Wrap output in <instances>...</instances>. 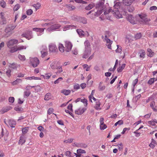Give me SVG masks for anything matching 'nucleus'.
I'll return each mask as SVG.
<instances>
[{
  "label": "nucleus",
  "mask_w": 157,
  "mask_h": 157,
  "mask_svg": "<svg viewBox=\"0 0 157 157\" xmlns=\"http://www.w3.org/2000/svg\"><path fill=\"white\" fill-rule=\"evenodd\" d=\"M85 46V50L83 54L82 58L84 59L87 58L91 53L90 43L88 40H86L84 42Z\"/></svg>",
  "instance_id": "1"
},
{
  "label": "nucleus",
  "mask_w": 157,
  "mask_h": 157,
  "mask_svg": "<svg viewBox=\"0 0 157 157\" xmlns=\"http://www.w3.org/2000/svg\"><path fill=\"white\" fill-rule=\"evenodd\" d=\"M105 0L100 1L96 5V8L98 9L97 11L94 13V16H98L102 12L103 10V5Z\"/></svg>",
  "instance_id": "2"
},
{
  "label": "nucleus",
  "mask_w": 157,
  "mask_h": 157,
  "mask_svg": "<svg viewBox=\"0 0 157 157\" xmlns=\"http://www.w3.org/2000/svg\"><path fill=\"white\" fill-rule=\"evenodd\" d=\"M15 27V26L12 25H10L7 26L5 29V36L7 37L10 36L13 33V30Z\"/></svg>",
  "instance_id": "3"
},
{
  "label": "nucleus",
  "mask_w": 157,
  "mask_h": 157,
  "mask_svg": "<svg viewBox=\"0 0 157 157\" xmlns=\"http://www.w3.org/2000/svg\"><path fill=\"white\" fill-rule=\"evenodd\" d=\"M30 63L33 67H35L37 66L39 64V60L36 57L30 58Z\"/></svg>",
  "instance_id": "4"
},
{
  "label": "nucleus",
  "mask_w": 157,
  "mask_h": 157,
  "mask_svg": "<svg viewBox=\"0 0 157 157\" xmlns=\"http://www.w3.org/2000/svg\"><path fill=\"white\" fill-rule=\"evenodd\" d=\"M61 26V25L59 24H55L52 25L47 29V31L48 32H51L54 31L57 29H59Z\"/></svg>",
  "instance_id": "5"
},
{
  "label": "nucleus",
  "mask_w": 157,
  "mask_h": 157,
  "mask_svg": "<svg viewBox=\"0 0 157 157\" xmlns=\"http://www.w3.org/2000/svg\"><path fill=\"white\" fill-rule=\"evenodd\" d=\"M40 52L41 53V56L44 58L47 56L48 54L47 48L46 46L43 45L40 48Z\"/></svg>",
  "instance_id": "6"
},
{
  "label": "nucleus",
  "mask_w": 157,
  "mask_h": 157,
  "mask_svg": "<svg viewBox=\"0 0 157 157\" xmlns=\"http://www.w3.org/2000/svg\"><path fill=\"white\" fill-rule=\"evenodd\" d=\"M49 52H50L55 53L57 51V48L54 43H51L49 45Z\"/></svg>",
  "instance_id": "7"
},
{
  "label": "nucleus",
  "mask_w": 157,
  "mask_h": 157,
  "mask_svg": "<svg viewBox=\"0 0 157 157\" xmlns=\"http://www.w3.org/2000/svg\"><path fill=\"white\" fill-rule=\"evenodd\" d=\"M18 42L17 40L15 39H11L7 43V47L9 48H12L13 45L17 44Z\"/></svg>",
  "instance_id": "8"
},
{
  "label": "nucleus",
  "mask_w": 157,
  "mask_h": 157,
  "mask_svg": "<svg viewBox=\"0 0 157 157\" xmlns=\"http://www.w3.org/2000/svg\"><path fill=\"white\" fill-rule=\"evenodd\" d=\"M65 51L68 52L71 50L72 47V44L70 42L66 41L65 42Z\"/></svg>",
  "instance_id": "9"
},
{
  "label": "nucleus",
  "mask_w": 157,
  "mask_h": 157,
  "mask_svg": "<svg viewBox=\"0 0 157 157\" xmlns=\"http://www.w3.org/2000/svg\"><path fill=\"white\" fill-rule=\"evenodd\" d=\"M104 118L101 117L100 119V128L101 130H104L107 128L106 125L104 123Z\"/></svg>",
  "instance_id": "10"
},
{
  "label": "nucleus",
  "mask_w": 157,
  "mask_h": 157,
  "mask_svg": "<svg viewBox=\"0 0 157 157\" xmlns=\"http://www.w3.org/2000/svg\"><path fill=\"white\" fill-rule=\"evenodd\" d=\"M22 36L28 40H29L33 37L32 32L31 31H28L25 33L23 34Z\"/></svg>",
  "instance_id": "11"
},
{
  "label": "nucleus",
  "mask_w": 157,
  "mask_h": 157,
  "mask_svg": "<svg viewBox=\"0 0 157 157\" xmlns=\"http://www.w3.org/2000/svg\"><path fill=\"white\" fill-rule=\"evenodd\" d=\"M127 20L131 24H136V21H135V18L132 15H128L126 17Z\"/></svg>",
  "instance_id": "12"
},
{
  "label": "nucleus",
  "mask_w": 157,
  "mask_h": 157,
  "mask_svg": "<svg viewBox=\"0 0 157 157\" xmlns=\"http://www.w3.org/2000/svg\"><path fill=\"white\" fill-rule=\"evenodd\" d=\"M86 109L85 108H79L76 109L75 111V114L78 115H81L86 110Z\"/></svg>",
  "instance_id": "13"
},
{
  "label": "nucleus",
  "mask_w": 157,
  "mask_h": 157,
  "mask_svg": "<svg viewBox=\"0 0 157 157\" xmlns=\"http://www.w3.org/2000/svg\"><path fill=\"white\" fill-rule=\"evenodd\" d=\"M112 12L116 17L119 18H122V14L120 13L118 10H116L115 11L112 10Z\"/></svg>",
  "instance_id": "14"
},
{
  "label": "nucleus",
  "mask_w": 157,
  "mask_h": 157,
  "mask_svg": "<svg viewBox=\"0 0 157 157\" xmlns=\"http://www.w3.org/2000/svg\"><path fill=\"white\" fill-rule=\"evenodd\" d=\"M76 28V26L74 25H69L64 26L63 28V31H66L68 29H75Z\"/></svg>",
  "instance_id": "15"
},
{
  "label": "nucleus",
  "mask_w": 157,
  "mask_h": 157,
  "mask_svg": "<svg viewBox=\"0 0 157 157\" xmlns=\"http://www.w3.org/2000/svg\"><path fill=\"white\" fill-rule=\"evenodd\" d=\"M101 103L99 100H97L95 104L94 107V108L97 110H100L101 108L100 107Z\"/></svg>",
  "instance_id": "16"
},
{
  "label": "nucleus",
  "mask_w": 157,
  "mask_h": 157,
  "mask_svg": "<svg viewBox=\"0 0 157 157\" xmlns=\"http://www.w3.org/2000/svg\"><path fill=\"white\" fill-rule=\"evenodd\" d=\"M106 42V45L107 48L110 49H111V44H112L113 41L109 39H106L105 40Z\"/></svg>",
  "instance_id": "17"
},
{
  "label": "nucleus",
  "mask_w": 157,
  "mask_h": 157,
  "mask_svg": "<svg viewBox=\"0 0 157 157\" xmlns=\"http://www.w3.org/2000/svg\"><path fill=\"white\" fill-rule=\"evenodd\" d=\"M45 29V28L43 29V28H33V31H36L37 32H39L40 33H41V34H40H40H38V35L39 36V35H40L43 33V32H44V30Z\"/></svg>",
  "instance_id": "18"
},
{
  "label": "nucleus",
  "mask_w": 157,
  "mask_h": 157,
  "mask_svg": "<svg viewBox=\"0 0 157 157\" xmlns=\"http://www.w3.org/2000/svg\"><path fill=\"white\" fill-rule=\"evenodd\" d=\"M66 6L68 10L69 11H72L75 9V6L70 4L66 5Z\"/></svg>",
  "instance_id": "19"
},
{
  "label": "nucleus",
  "mask_w": 157,
  "mask_h": 157,
  "mask_svg": "<svg viewBox=\"0 0 157 157\" xmlns=\"http://www.w3.org/2000/svg\"><path fill=\"white\" fill-rule=\"evenodd\" d=\"M8 124L11 127H14L16 124V122L13 120H10L8 121Z\"/></svg>",
  "instance_id": "20"
},
{
  "label": "nucleus",
  "mask_w": 157,
  "mask_h": 157,
  "mask_svg": "<svg viewBox=\"0 0 157 157\" xmlns=\"http://www.w3.org/2000/svg\"><path fill=\"white\" fill-rule=\"evenodd\" d=\"M73 144H75L76 147H79L86 148L87 147V145L85 144L76 143H74Z\"/></svg>",
  "instance_id": "21"
},
{
  "label": "nucleus",
  "mask_w": 157,
  "mask_h": 157,
  "mask_svg": "<svg viewBox=\"0 0 157 157\" xmlns=\"http://www.w3.org/2000/svg\"><path fill=\"white\" fill-rule=\"evenodd\" d=\"M147 54L148 56L152 57L154 55V52H152L151 49L148 48L147 49Z\"/></svg>",
  "instance_id": "22"
},
{
  "label": "nucleus",
  "mask_w": 157,
  "mask_h": 157,
  "mask_svg": "<svg viewBox=\"0 0 157 157\" xmlns=\"http://www.w3.org/2000/svg\"><path fill=\"white\" fill-rule=\"evenodd\" d=\"M78 21L84 24H86L87 23V19L85 18L80 17Z\"/></svg>",
  "instance_id": "23"
},
{
  "label": "nucleus",
  "mask_w": 157,
  "mask_h": 157,
  "mask_svg": "<svg viewBox=\"0 0 157 157\" xmlns=\"http://www.w3.org/2000/svg\"><path fill=\"white\" fill-rule=\"evenodd\" d=\"M133 0H123L124 3L126 6H129L132 3Z\"/></svg>",
  "instance_id": "24"
},
{
  "label": "nucleus",
  "mask_w": 157,
  "mask_h": 157,
  "mask_svg": "<svg viewBox=\"0 0 157 157\" xmlns=\"http://www.w3.org/2000/svg\"><path fill=\"white\" fill-rule=\"evenodd\" d=\"M59 51L61 52H64L65 50V48L64 47L63 44L59 43Z\"/></svg>",
  "instance_id": "25"
},
{
  "label": "nucleus",
  "mask_w": 157,
  "mask_h": 157,
  "mask_svg": "<svg viewBox=\"0 0 157 157\" xmlns=\"http://www.w3.org/2000/svg\"><path fill=\"white\" fill-rule=\"evenodd\" d=\"M139 16L140 18L143 20V21L145 22H148L150 21V19L149 18H146L144 17H143L141 15H139Z\"/></svg>",
  "instance_id": "26"
},
{
  "label": "nucleus",
  "mask_w": 157,
  "mask_h": 157,
  "mask_svg": "<svg viewBox=\"0 0 157 157\" xmlns=\"http://www.w3.org/2000/svg\"><path fill=\"white\" fill-rule=\"evenodd\" d=\"M71 92V90H63L61 91V93L66 95H69Z\"/></svg>",
  "instance_id": "27"
},
{
  "label": "nucleus",
  "mask_w": 157,
  "mask_h": 157,
  "mask_svg": "<svg viewBox=\"0 0 157 157\" xmlns=\"http://www.w3.org/2000/svg\"><path fill=\"white\" fill-rule=\"evenodd\" d=\"M12 108H11V107L3 108L1 110L0 112L1 113L3 114L8 111L9 110H10Z\"/></svg>",
  "instance_id": "28"
},
{
  "label": "nucleus",
  "mask_w": 157,
  "mask_h": 157,
  "mask_svg": "<svg viewBox=\"0 0 157 157\" xmlns=\"http://www.w3.org/2000/svg\"><path fill=\"white\" fill-rule=\"evenodd\" d=\"M75 153H72L70 151H67L65 152V154L66 156L69 157H73L75 156Z\"/></svg>",
  "instance_id": "29"
},
{
  "label": "nucleus",
  "mask_w": 157,
  "mask_h": 157,
  "mask_svg": "<svg viewBox=\"0 0 157 157\" xmlns=\"http://www.w3.org/2000/svg\"><path fill=\"white\" fill-rule=\"evenodd\" d=\"M125 66V64H123L121 67H120L117 69V71L118 72H121L122 71L123 69L124 68Z\"/></svg>",
  "instance_id": "30"
},
{
  "label": "nucleus",
  "mask_w": 157,
  "mask_h": 157,
  "mask_svg": "<svg viewBox=\"0 0 157 157\" xmlns=\"http://www.w3.org/2000/svg\"><path fill=\"white\" fill-rule=\"evenodd\" d=\"M25 140L24 138L23 137L21 136L20 137L18 144H20L22 145L25 143Z\"/></svg>",
  "instance_id": "31"
},
{
  "label": "nucleus",
  "mask_w": 157,
  "mask_h": 157,
  "mask_svg": "<svg viewBox=\"0 0 157 157\" xmlns=\"http://www.w3.org/2000/svg\"><path fill=\"white\" fill-rule=\"evenodd\" d=\"M76 31L80 36H83L84 35V32L81 29H78L76 30Z\"/></svg>",
  "instance_id": "32"
},
{
  "label": "nucleus",
  "mask_w": 157,
  "mask_h": 157,
  "mask_svg": "<svg viewBox=\"0 0 157 157\" xmlns=\"http://www.w3.org/2000/svg\"><path fill=\"white\" fill-rule=\"evenodd\" d=\"M102 82H100L99 83V86H98V89L100 90H104L105 88V86H102Z\"/></svg>",
  "instance_id": "33"
},
{
  "label": "nucleus",
  "mask_w": 157,
  "mask_h": 157,
  "mask_svg": "<svg viewBox=\"0 0 157 157\" xmlns=\"http://www.w3.org/2000/svg\"><path fill=\"white\" fill-rule=\"evenodd\" d=\"M139 53L140 54V57L144 58L145 57V52L144 50H141L140 51Z\"/></svg>",
  "instance_id": "34"
},
{
  "label": "nucleus",
  "mask_w": 157,
  "mask_h": 157,
  "mask_svg": "<svg viewBox=\"0 0 157 157\" xmlns=\"http://www.w3.org/2000/svg\"><path fill=\"white\" fill-rule=\"evenodd\" d=\"M51 98V94L48 93L46 94L45 96L44 100L46 101H48Z\"/></svg>",
  "instance_id": "35"
},
{
  "label": "nucleus",
  "mask_w": 157,
  "mask_h": 157,
  "mask_svg": "<svg viewBox=\"0 0 157 157\" xmlns=\"http://www.w3.org/2000/svg\"><path fill=\"white\" fill-rule=\"evenodd\" d=\"M114 2V3L115 5L114 6V7L116 9V10H118V9L120 8V3L119 2Z\"/></svg>",
  "instance_id": "36"
},
{
  "label": "nucleus",
  "mask_w": 157,
  "mask_h": 157,
  "mask_svg": "<svg viewBox=\"0 0 157 157\" xmlns=\"http://www.w3.org/2000/svg\"><path fill=\"white\" fill-rule=\"evenodd\" d=\"M52 75V74L51 73H49L45 74L44 75H43V76L44 79H48L50 78Z\"/></svg>",
  "instance_id": "37"
},
{
  "label": "nucleus",
  "mask_w": 157,
  "mask_h": 157,
  "mask_svg": "<svg viewBox=\"0 0 157 157\" xmlns=\"http://www.w3.org/2000/svg\"><path fill=\"white\" fill-rule=\"evenodd\" d=\"M50 67L52 69H55L56 67V61L53 62L50 65Z\"/></svg>",
  "instance_id": "38"
},
{
  "label": "nucleus",
  "mask_w": 157,
  "mask_h": 157,
  "mask_svg": "<svg viewBox=\"0 0 157 157\" xmlns=\"http://www.w3.org/2000/svg\"><path fill=\"white\" fill-rule=\"evenodd\" d=\"M29 130V127H26L25 128H23L22 129V133L24 134H25L28 132Z\"/></svg>",
  "instance_id": "39"
},
{
  "label": "nucleus",
  "mask_w": 157,
  "mask_h": 157,
  "mask_svg": "<svg viewBox=\"0 0 157 157\" xmlns=\"http://www.w3.org/2000/svg\"><path fill=\"white\" fill-rule=\"evenodd\" d=\"M21 82V80L20 79H17L13 82H12V84L13 85H16Z\"/></svg>",
  "instance_id": "40"
},
{
  "label": "nucleus",
  "mask_w": 157,
  "mask_h": 157,
  "mask_svg": "<svg viewBox=\"0 0 157 157\" xmlns=\"http://www.w3.org/2000/svg\"><path fill=\"white\" fill-rule=\"evenodd\" d=\"M25 79L28 80H32V79H40V78L39 77H35L34 76H32L25 78Z\"/></svg>",
  "instance_id": "41"
},
{
  "label": "nucleus",
  "mask_w": 157,
  "mask_h": 157,
  "mask_svg": "<svg viewBox=\"0 0 157 157\" xmlns=\"http://www.w3.org/2000/svg\"><path fill=\"white\" fill-rule=\"evenodd\" d=\"M141 36L142 35L141 33H138L135 35L134 38L136 40H137L140 39L141 37Z\"/></svg>",
  "instance_id": "42"
},
{
  "label": "nucleus",
  "mask_w": 157,
  "mask_h": 157,
  "mask_svg": "<svg viewBox=\"0 0 157 157\" xmlns=\"http://www.w3.org/2000/svg\"><path fill=\"white\" fill-rule=\"evenodd\" d=\"M123 121L122 120H120L118 121L117 122H116L114 124L115 126H117V125H119L120 126L121 125L123 124Z\"/></svg>",
  "instance_id": "43"
},
{
  "label": "nucleus",
  "mask_w": 157,
  "mask_h": 157,
  "mask_svg": "<svg viewBox=\"0 0 157 157\" xmlns=\"http://www.w3.org/2000/svg\"><path fill=\"white\" fill-rule=\"evenodd\" d=\"M1 6L3 8H5L6 6V3L3 0H1L0 1Z\"/></svg>",
  "instance_id": "44"
},
{
  "label": "nucleus",
  "mask_w": 157,
  "mask_h": 157,
  "mask_svg": "<svg viewBox=\"0 0 157 157\" xmlns=\"http://www.w3.org/2000/svg\"><path fill=\"white\" fill-rule=\"evenodd\" d=\"M79 17H80L76 16H73L71 17V19L74 21H78Z\"/></svg>",
  "instance_id": "45"
},
{
  "label": "nucleus",
  "mask_w": 157,
  "mask_h": 157,
  "mask_svg": "<svg viewBox=\"0 0 157 157\" xmlns=\"http://www.w3.org/2000/svg\"><path fill=\"white\" fill-rule=\"evenodd\" d=\"M94 92H95V90H92V92H91V94L90 95H89V100L92 102V101L91 100L92 97L93 96Z\"/></svg>",
  "instance_id": "46"
},
{
  "label": "nucleus",
  "mask_w": 157,
  "mask_h": 157,
  "mask_svg": "<svg viewBox=\"0 0 157 157\" xmlns=\"http://www.w3.org/2000/svg\"><path fill=\"white\" fill-rule=\"evenodd\" d=\"M81 101L84 104L85 106H86L87 105V101L86 99H81Z\"/></svg>",
  "instance_id": "47"
},
{
  "label": "nucleus",
  "mask_w": 157,
  "mask_h": 157,
  "mask_svg": "<svg viewBox=\"0 0 157 157\" xmlns=\"http://www.w3.org/2000/svg\"><path fill=\"white\" fill-rule=\"evenodd\" d=\"M83 67L84 68H86V71H88L90 70V66L88 67L87 64H84L83 65Z\"/></svg>",
  "instance_id": "48"
},
{
  "label": "nucleus",
  "mask_w": 157,
  "mask_h": 157,
  "mask_svg": "<svg viewBox=\"0 0 157 157\" xmlns=\"http://www.w3.org/2000/svg\"><path fill=\"white\" fill-rule=\"evenodd\" d=\"M17 50H20L23 49H25L26 47L23 46H20L17 47L16 48Z\"/></svg>",
  "instance_id": "49"
},
{
  "label": "nucleus",
  "mask_w": 157,
  "mask_h": 157,
  "mask_svg": "<svg viewBox=\"0 0 157 157\" xmlns=\"http://www.w3.org/2000/svg\"><path fill=\"white\" fill-rule=\"evenodd\" d=\"M33 6L35 8V9L37 10L39 8L40 6V4L39 3H37L36 4H34Z\"/></svg>",
  "instance_id": "50"
},
{
  "label": "nucleus",
  "mask_w": 157,
  "mask_h": 157,
  "mask_svg": "<svg viewBox=\"0 0 157 157\" xmlns=\"http://www.w3.org/2000/svg\"><path fill=\"white\" fill-rule=\"evenodd\" d=\"M155 81V78H151L148 81V83L149 84L151 85Z\"/></svg>",
  "instance_id": "51"
},
{
  "label": "nucleus",
  "mask_w": 157,
  "mask_h": 157,
  "mask_svg": "<svg viewBox=\"0 0 157 157\" xmlns=\"http://www.w3.org/2000/svg\"><path fill=\"white\" fill-rule=\"evenodd\" d=\"M18 57L19 59L21 60L24 61L25 59V58L24 56L19 55Z\"/></svg>",
  "instance_id": "52"
},
{
  "label": "nucleus",
  "mask_w": 157,
  "mask_h": 157,
  "mask_svg": "<svg viewBox=\"0 0 157 157\" xmlns=\"http://www.w3.org/2000/svg\"><path fill=\"white\" fill-rule=\"evenodd\" d=\"M63 78L62 77H59L58 79L55 81L54 83L55 84L59 83L60 81H62Z\"/></svg>",
  "instance_id": "53"
},
{
  "label": "nucleus",
  "mask_w": 157,
  "mask_h": 157,
  "mask_svg": "<svg viewBox=\"0 0 157 157\" xmlns=\"http://www.w3.org/2000/svg\"><path fill=\"white\" fill-rule=\"evenodd\" d=\"M33 13L32 10L31 9H29L26 11V14L28 15H31Z\"/></svg>",
  "instance_id": "54"
},
{
  "label": "nucleus",
  "mask_w": 157,
  "mask_h": 157,
  "mask_svg": "<svg viewBox=\"0 0 157 157\" xmlns=\"http://www.w3.org/2000/svg\"><path fill=\"white\" fill-rule=\"evenodd\" d=\"M30 94L31 92L30 91H25L24 94V97H25V96L28 97Z\"/></svg>",
  "instance_id": "55"
},
{
  "label": "nucleus",
  "mask_w": 157,
  "mask_h": 157,
  "mask_svg": "<svg viewBox=\"0 0 157 157\" xmlns=\"http://www.w3.org/2000/svg\"><path fill=\"white\" fill-rule=\"evenodd\" d=\"M77 153L78 154L79 153H85L86 151L84 150H82L81 149H78L77 150Z\"/></svg>",
  "instance_id": "56"
},
{
  "label": "nucleus",
  "mask_w": 157,
  "mask_h": 157,
  "mask_svg": "<svg viewBox=\"0 0 157 157\" xmlns=\"http://www.w3.org/2000/svg\"><path fill=\"white\" fill-rule=\"evenodd\" d=\"M80 88V85L77 83L75 84L74 86V88L75 90H78Z\"/></svg>",
  "instance_id": "57"
},
{
  "label": "nucleus",
  "mask_w": 157,
  "mask_h": 157,
  "mask_svg": "<svg viewBox=\"0 0 157 157\" xmlns=\"http://www.w3.org/2000/svg\"><path fill=\"white\" fill-rule=\"evenodd\" d=\"M117 49L116 50V52L117 53H120L121 52L122 50L121 47L119 46V45H117Z\"/></svg>",
  "instance_id": "58"
},
{
  "label": "nucleus",
  "mask_w": 157,
  "mask_h": 157,
  "mask_svg": "<svg viewBox=\"0 0 157 157\" xmlns=\"http://www.w3.org/2000/svg\"><path fill=\"white\" fill-rule=\"evenodd\" d=\"M73 140V139H69L64 141V142L66 143H71Z\"/></svg>",
  "instance_id": "59"
},
{
  "label": "nucleus",
  "mask_w": 157,
  "mask_h": 157,
  "mask_svg": "<svg viewBox=\"0 0 157 157\" xmlns=\"http://www.w3.org/2000/svg\"><path fill=\"white\" fill-rule=\"evenodd\" d=\"M128 11L130 12H132L134 10V8L132 6H130L128 7L127 8Z\"/></svg>",
  "instance_id": "60"
},
{
  "label": "nucleus",
  "mask_w": 157,
  "mask_h": 157,
  "mask_svg": "<svg viewBox=\"0 0 157 157\" xmlns=\"http://www.w3.org/2000/svg\"><path fill=\"white\" fill-rule=\"evenodd\" d=\"M93 7V6L92 5H89L87 6H86L85 8L86 10H90Z\"/></svg>",
  "instance_id": "61"
},
{
  "label": "nucleus",
  "mask_w": 157,
  "mask_h": 157,
  "mask_svg": "<svg viewBox=\"0 0 157 157\" xmlns=\"http://www.w3.org/2000/svg\"><path fill=\"white\" fill-rule=\"evenodd\" d=\"M15 110L17 111H21L22 110V109L21 107H16L14 108Z\"/></svg>",
  "instance_id": "62"
},
{
  "label": "nucleus",
  "mask_w": 157,
  "mask_h": 157,
  "mask_svg": "<svg viewBox=\"0 0 157 157\" xmlns=\"http://www.w3.org/2000/svg\"><path fill=\"white\" fill-rule=\"evenodd\" d=\"M14 98L13 97H10L9 98V101L10 102L13 103L14 102Z\"/></svg>",
  "instance_id": "63"
},
{
  "label": "nucleus",
  "mask_w": 157,
  "mask_h": 157,
  "mask_svg": "<svg viewBox=\"0 0 157 157\" xmlns=\"http://www.w3.org/2000/svg\"><path fill=\"white\" fill-rule=\"evenodd\" d=\"M20 7V6L19 5L17 4L14 6L13 8V10L15 11H17L19 9Z\"/></svg>",
  "instance_id": "64"
}]
</instances>
